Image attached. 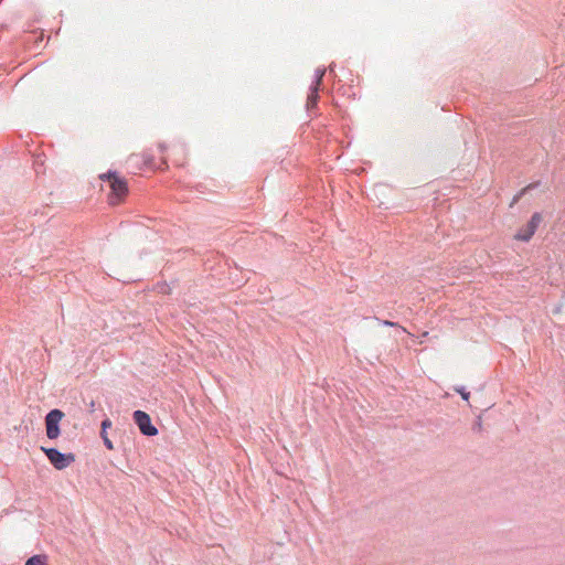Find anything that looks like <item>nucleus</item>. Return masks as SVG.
I'll return each mask as SVG.
<instances>
[{
	"label": "nucleus",
	"mask_w": 565,
	"mask_h": 565,
	"mask_svg": "<svg viewBox=\"0 0 565 565\" xmlns=\"http://www.w3.org/2000/svg\"><path fill=\"white\" fill-rule=\"evenodd\" d=\"M100 179L109 182L111 204L119 203L128 193L127 181L121 178L117 171L109 170L106 173L100 174Z\"/></svg>",
	"instance_id": "1"
},
{
	"label": "nucleus",
	"mask_w": 565,
	"mask_h": 565,
	"mask_svg": "<svg viewBox=\"0 0 565 565\" xmlns=\"http://www.w3.org/2000/svg\"><path fill=\"white\" fill-rule=\"evenodd\" d=\"M41 449L47 457L51 465L57 470H63L75 461V455L72 452L63 454L56 448L46 447H42Z\"/></svg>",
	"instance_id": "2"
},
{
	"label": "nucleus",
	"mask_w": 565,
	"mask_h": 565,
	"mask_svg": "<svg viewBox=\"0 0 565 565\" xmlns=\"http://www.w3.org/2000/svg\"><path fill=\"white\" fill-rule=\"evenodd\" d=\"M543 221V215L541 212H534L527 223L522 226L515 234L514 239L527 243L532 239L535 232L537 231L539 226L541 225Z\"/></svg>",
	"instance_id": "3"
},
{
	"label": "nucleus",
	"mask_w": 565,
	"mask_h": 565,
	"mask_svg": "<svg viewBox=\"0 0 565 565\" xmlns=\"http://www.w3.org/2000/svg\"><path fill=\"white\" fill-rule=\"evenodd\" d=\"M327 68L324 66H320L315 71L313 81L309 87V93L307 97L306 107L308 110L316 108L318 102L320 99L319 92L322 84V79L326 75Z\"/></svg>",
	"instance_id": "4"
},
{
	"label": "nucleus",
	"mask_w": 565,
	"mask_h": 565,
	"mask_svg": "<svg viewBox=\"0 0 565 565\" xmlns=\"http://www.w3.org/2000/svg\"><path fill=\"white\" fill-rule=\"evenodd\" d=\"M63 417L64 413L58 408H54L46 414L45 429L49 439H56L60 436V422Z\"/></svg>",
	"instance_id": "5"
},
{
	"label": "nucleus",
	"mask_w": 565,
	"mask_h": 565,
	"mask_svg": "<svg viewBox=\"0 0 565 565\" xmlns=\"http://www.w3.org/2000/svg\"><path fill=\"white\" fill-rule=\"evenodd\" d=\"M132 418L142 435L153 437L158 434V429L152 425L151 418L146 412L135 411Z\"/></svg>",
	"instance_id": "6"
},
{
	"label": "nucleus",
	"mask_w": 565,
	"mask_h": 565,
	"mask_svg": "<svg viewBox=\"0 0 565 565\" xmlns=\"http://www.w3.org/2000/svg\"><path fill=\"white\" fill-rule=\"evenodd\" d=\"M25 565H47V556L44 554H38L29 557Z\"/></svg>",
	"instance_id": "7"
},
{
	"label": "nucleus",
	"mask_w": 565,
	"mask_h": 565,
	"mask_svg": "<svg viewBox=\"0 0 565 565\" xmlns=\"http://www.w3.org/2000/svg\"><path fill=\"white\" fill-rule=\"evenodd\" d=\"M100 436L103 438L104 445L107 449L111 450L114 449L113 441L107 437L106 433H100Z\"/></svg>",
	"instance_id": "8"
},
{
	"label": "nucleus",
	"mask_w": 565,
	"mask_h": 565,
	"mask_svg": "<svg viewBox=\"0 0 565 565\" xmlns=\"http://www.w3.org/2000/svg\"><path fill=\"white\" fill-rule=\"evenodd\" d=\"M111 426L110 419L106 418L102 422V433H106V429Z\"/></svg>",
	"instance_id": "9"
},
{
	"label": "nucleus",
	"mask_w": 565,
	"mask_h": 565,
	"mask_svg": "<svg viewBox=\"0 0 565 565\" xmlns=\"http://www.w3.org/2000/svg\"><path fill=\"white\" fill-rule=\"evenodd\" d=\"M481 429H482V423H481V419L479 417L478 420L473 424L472 430L473 431H481Z\"/></svg>",
	"instance_id": "10"
},
{
	"label": "nucleus",
	"mask_w": 565,
	"mask_h": 565,
	"mask_svg": "<svg viewBox=\"0 0 565 565\" xmlns=\"http://www.w3.org/2000/svg\"><path fill=\"white\" fill-rule=\"evenodd\" d=\"M456 392L461 395L462 399L469 401L470 391H456Z\"/></svg>",
	"instance_id": "11"
},
{
	"label": "nucleus",
	"mask_w": 565,
	"mask_h": 565,
	"mask_svg": "<svg viewBox=\"0 0 565 565\" xmlns=\"http://www.w3.org/2000/svg\"><path fill=\"white\" fill-rule=\"evenodd\" d=\"M170 290L169 286L167 284H163L162 286H158V291L162 294H168Z\"/></svg>",
	"instance_id": "12"
},
{
	"label": "nucleus",
	"mask_w": 565,
	"mask_h": 565,
	"mask_svg": "<svg viewBox=\"0 0 565 565\" xmlns=\"http://www.w3.org/2000/svg\"><path fill=\"white\" fill-rule=\"evenodd\" d=\"M522 193H523V192H520L519 194H516V195L513 198V201H512L511 205H512V204H514V203H516V202L519 201V199L521 198Z\"/></svg>",
	"instance_id": "13"
},
{
	"label": "nucleus",
	"mask_w": 565,
	"mask_h": 565,
	"mask_svg": "<svg viewBox=\"0 0 565 565\" xmlns=\"http://www.w3.org/2000/svg\"><path fill=\"white\" fill-rule=\"evenodd\" d=\"M383 324H384V326H390V327H394V326H396V323H395V322H392V321H388V320H384V321H383Z\"/></svg>",
	"instance_id": "14"
},
{
	"label": "nucleus",
	"mask_w": 565,
	"mask_h": 565,
	"mask_svg": "<svg viewBox=\"0 0 565 565\" xmlns=\"http://www.w3.org/2000/svg\"><path fill=\"white\" fill-rule=\"evenodd\" d=\"M329 72H330V75H334L335 76V74H334V64H331L329 66Z\"/></svg>",
	"instance_id": "15"
},
{
	"label": "nucleus",
	"mask_w": 565,
	"mask_h": 565,
	"mask_svg": "<svg viewBox=\"0 0 565 565\" xmlns=\"http://www.w3.org/2000/svg\"><path fill=\"white\" fill-rule=\"evenodd\" d=\"M159 149L161 152H163L166 150V145L164 143H160L159 145Z\"/></svg>",
	"instance_id": "16"
},
{
	"label": "nucleus",
	"mask_w": 565,
	"mask_h": 565,
	"mask_svg": "<svg viewBox=\"0 0 565 565\" xmlns=\"http://www.w3.org/2000/svg\"><path fill=\"white\" fill-rule=\"evenodd\" d=\"M146 163H147V164H149V166H151V164L153 163V162H152V158H151V159H149V160H146Z\"/></svg>",
	"instance_id": "17"
},
{
	"label": "nucleus",
	"mask_w": 565,
	"mask_h": 565,
	"mask_svg": "<svg viewBox=\"0 0 565 565\" xmlns=\"http://www.w3.org/2000/svg\"><path fill=\"white\" fill-rule=\"evenodd\" d=\"M452 388H460V390H463L466 388L465 386L460 385V386H454Z\"/></svg>",
	"instance_id": "18"
},
{
	"label": "nucleus",
	"mask_w": 565,
	"mask_h": 565,
	"mask_svg": "<svg viewBox=\"0 0 565 565\" xmlns=\"http://www.w3.org/2000/svg\"><path fill=\"white\" fill-rule=\"evenodd\" d=\"M90 408L94 409V402L90 403Z\"/></svg>",
	"instance_id": "19"
}]
</instances>
